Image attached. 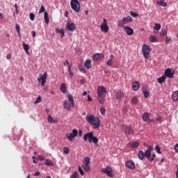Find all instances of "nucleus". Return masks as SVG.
<instances>
[{
    "label": "nucleus",
    "mask_w": 178,
    "mask_h": 178,
    "mask_svg": "<svg viewBox=\"0 0 178 178\" xmlns=\"http://www.w3.org/2000/svg\"><path fill=\"white\" fill-rule=\"evenodd\" d=\"M86 119L90 124L92 125L93 129H99L101 127V120L98 117H95L94 115H87Z\"/></svg>",
    "instance_id": "1"
},
{
    "label": "nucleus",
    "mask_w": 178,
    "mask_h": 178,
    "mask_svg": "<svg viewBox=\"0 0 178 178\" xmlns=\"http://www.w3.org/2000/svg\"><path fill=\"white\" fill-rule=\"evenodd\" d=\"M106 88L104 86H99L97 88V99L99 104H104L105 102V98H106Z\"/></svg>",
    "instance_id": "2"
},
{
    "label": "nucleus",
    "mask_w": 178,
    "mask_h": 178,
    "mask_svg": "<svg viewBox=\"0 0 178 178\" xmlns=\"http://www.w3.org/2000/svg\"><path fill=\"white\" fill-rule=\"evenodd\" d=\"M84 141H87L88 140L89 143H93L95 145H98V142L99 140L97 138V136H94V132H88L85 135H83Z\"/></svg>",
    "instance_id": "3"
},
{
    "label": "nucleus",
    "mask_w": 178,
    "mask_h": 178,
    "mask_svg": "<svg viewBox=\"0 0 178 178\" xmlns=\"http://www.w3.org/2000/svg\"><path fill=\"white\" fill-rule=\"evenodd\" d=\"M67 100H65L63 103V106L67 111H72V108H74V99H73V95L71 94H67Z\"/></svg>",
    "instance_id": "4"
},
{
    "label": "nucleus",
    "mask_w": 178,
    "mask_h": 178,
    "mask_svg": "<svg viewBox=\"0 0 178 178\" xmlns=\"http://www.w3.org/2000/svg\"><path fill=\"white\" fill-rule=\"evenodd\" d=\"M78 134H79V131H77V129H74L72 133L66 134L65 136L69 140V141H71L72 143H73L74 141V138L77 137Z\"/></svg>",
    "instance_id": "5"
},
{
    "label": "nucleus",
    "mask_w": 178,
    "mask_h": 178,
    "mask_svg": "<svg viewBox=\"0 0 178 178\" xmlns=\"http://www.w3.org/2000/svg\"><path fill=\"white\" fill-rule=\"evenodd\" d=\"M70 5L72 9L74 10V12L76 13L80 12V2H79V0H71Z\"/></svg>",
    "instance_id": "6"
},
{
    "label": "nucleus",
    "mask_w": 178,
    "mask_h": 178,
    "mask_svg": "<svg viewBox=\"0 0 178 178\" xmlns=\"http://www.w3.org/2000/svg\"><path fill=\"white\" fill-rule=\"evenodd\" d=\"M133 20V18L131 16H127L126 17H124L122 20H120L118 22V26L119 27H123L124 24L127 23H131V21Z\"/></svg>",
    "instance_id": "7"
},
{
    "label": "nucleus",
    "mask_w": 178,
    "mask_h": 178,
    "mask_svg": "<svg viewBox=\"0 0 178 178\" xmlns=\"http://www.w3.org/2000/svg\"><path fill=\"white\" fill-rule=\"evenodd\" d=\"M142 52L144 58L145 59H148L149 56V52H151V49L149 48V46L147 44H143L142 47Z\"/></svg>",
    "instance_id": "8"
},
{
    "label": "nucleus",
    "mask_w": 178,
    "mask_h": 178,
    "mask_svg": "<svg viewBox=\"0 0 178 178\" xmlns=\"http://www.w3.org/2000/svg\"><path fill=\"white\" fill-rule=\"evenodd\" d=\"M47 77H48V74L44 72V74H40L38 78V81L40 83L42 86H45L47 83Z\"/></svg>",
    "instance_id": "9"
},
{
    "label": "nucleus",
    "mask_w": 178,
    "mask_h": 178,
    "mask_svg": "<svg viewBox=\"0 0 178 178\" xmlns=\"http://www.w3.org/2000/svg\"><path fill=\"white\" fill-rule=\"evenodd\" d=\"M101 172L107 175L108 177H113V170H112V168L110 166H106V168H102Z\"/></svg>",
    "instance_id": "10"
},
{
    "label": "nucleus",
    "mask_w": 178,
    "mask_h": 178,
    "mask_svg": "<svg viewBox=\"0 0 178 178\" xmlns=\"http://www.w3.org/2000/svg\"><path fill=\"white\" fill-rule=\"evenodd\" d=\"M100 29L103 33H108L109 31V26H108L106 19H103V23L100 25Z\"/></svg>",
    "instance_id": "11"
},
{
    "label": "nucleus",
    "mask_w": 178,
    "mask_h": 178,
    "mask_svg": "<svg viewBox=\"0 0 178 178\" xmlns=\"http://www.w3.org/2000/svg\"><path fill=\"white\" fill-rule=\"evenodd\" d=\"M154 149V147L152 146H148L147 149L145 152V158H147L148 161H149V159L151 158V152Z\"/></svg>",
    "instance_id": "12"
},
{
    "label": "nucleus",
    "mask_w": 178,
    "mask_h": 178,
    "mask_svg": "<svg viewBox=\"0 0 178 178\" xmlns=\"http://www.w3.org/2000/svg\"><path fill=\"white\" fill-rule=\"evenodd\" d=\"M143 119L144 122H148V123H152L154 122V119L149 118V113H148L143 114Z\"/></svg>",
    "instance_id": "13"
},
{
    "label": "nucleus",
    "mask_w": 178,
    "mask_h": 178,
    "mask_svg": "<svg viewBox=\"0 0 178 178\" xmlns=\"http://www.w3.org/2000/svg\"><path fill=\"white\" fill-rule=\"evenodd\" d=\"M67 31H74L76 30V24L74 23H67L65 26Z\"/></svg>",
    "instance_id": "14"
},
{
    "label": "nucleus",
    "mask_w": 178,
    "mask_h": 178,
    "mask_svg": "<svg viewBox=\"0 0 178 178\" xmlns=\"http://www.w3.org/2000/svg\"><path fill=\"white\" fill-rule=\"evenodd\" d=\"M123 29L127 35H133V34H134V30L131 29V27L129 26H123Z\"/></svg>",
    "instance_id": "15"
},
{
    "label": "nucleus",
    "mask_w": 178,
    "mask_h": 178,
    "mask_svg": "<svg viewBox=\"0 0 178 178\" xmlns=\"http://www.w3.org/2000/svg\"><path fill=\"white\" fill-rule=\"evenodd\" d=\"M164 74L166 77H168V79H173L175 72H172V70L168 68L165 70Z\"/></svg>",
    "instance_id": "16"
},
{
    "label": "nucleus",
    "mask_w": 178,
    "mask_h": 178,
    "mask_svg": "<svg viewBox=\"0 0 178 178\" xmlns=\"http://www.w3.org/2000/svg\"><path fill=\"white\" fill-rule=\"evenodd\" d=\"M124 134H126L127 136L134 134V129H133V127L128 126L125 128Z\"/></svg>",
    "instance_id": "17"
},
{
    "label": "nucleus",
    "mask_w": 178,
    "mask_h": 178,
    "mask_svg": "<svg viewBox=\"0 0 178 178\" xmlns=\"http://www.w3.org/2000/svg\"><path fill=\"white\" fill-rule=\"evenodd\" d=\"M125 166L128 168V169H134L136 168V164L132 161H128L126 162Z\"/></svg>",
    "instance_id": "18"
},
{
    "label": "nucleus",
    "mask_w": 178,
    "mask_h": 178,
    "mask_svg": "<svg viewBox=\"0 0 178 178\" xmlns=\"http://www.w3.org/2000/svg\"><path fill=\"white\" fill-rule=\"evenodd\" d=\"M101 58H105V55H104L102 53H97L93 56V60L95 61L98 60V59H101Z\"/></svg>",
    "instance_id": "19"
},
{
    "label": "nucleus",
    "mask_w": 178,
    "mask_h": 178,
    "mask_svg": "<svg viewBox=\"0 0 178 178\" xmlns=\"http://www.w3.org/2000/svg\"><path fill=\"white\" fill-rule=\"evenodd\" d=\"M138 158L143 161L145 158V153L143 150H140L138 153Z\"/></svg>",
    "instance_id": "20"
},
{
    "label": "nucleus",
    "mask_w": 178,
    "mask_h": 178,
    "mask_svg": "<svg viewBox=\"0 0 178 178\" xmlns=\"http://www.w3.org/2000/svg\"><path fill=\"white\" fill-rule=\"evenodd\" d=\"M22 47H23V49H24L26 55H30V52H29V49H30V46L29 44L24 43V42H23Z\"/></svg>",
    "instance_id": "21"
},
{
    "label": "nucleus",
    "mask_w": 178,
    "mask_h": 178,
    "mask_svg": "<svg viewBox=\"0 0 178 178\" xmlns=\"http://www.w3.org/2000/svg\"><path fill=\"white\" fill-rule=\"evenodd\" d=\"M132 88L134 90V91H138V90L140 88V83L138 81H135L132 84Z\"/></svg>",
    "instance_id": "22"
},
{
    "label": "nucleus",
    "mask_w": 178,
    "mask_h": 178,
    "mask_svg": "<svg viewBox=\"0 0 178 178\" xmlns=\"http://www.w3.org/2000/svg\"><path fill=\"white\" fill-rule=\"evenodd\" d=\"M115 95H116V98L118 99H122V98H124V94L122 91H118L115 93Z\"/></svg>",
    "instance_id": "23"
},
{
    "label": "nucleus",
    "mask_w": 178,
    "mask_h": 178,
    "mask_svg": "<svg viewBox=\"0 0 178 178\" xmlns=\"http://www.w3.org/2000/svg\"><path fill=\"white\" fill-rule=\"evenodd\" d=\"M47 120L49 123H58V119H54L51 115H48Z\"/></svg>",
    "instance_id": "24"
},
{
    "label": "nucleus",
    "mask_w": 178,
    "mask_h": 178,
    "mask_svg": "<svg viewBox=\"0 0 178 178\" xmlns=\"http://www.w3.org/2000/svg\"><path fill=\"white\" fill-rule=\"evenodd\" d=\"M56 33L60 34L61 38H63L65 37V31H63V29H59V28H56Z\"/></svg>",
    "instance_id": "25"
},
{
    "label": "nucleus",
    "mask_w": 178,
    "mask_h": 178,
    "mask_svg": "<svg viewBox=\"0 0 178 178\" xmlns=\"http://www.w3.org/2000/svg\"><path fill=\"white\" fill-rule=\"evenodd\" d=\"M60 90L61 92H63L64 94H66V92H67V88L66 87L65 83H62L60 85Z\"/></svg>",
    "instance_id": "26"
},
{
    "label": "nucleus",
    "mask_w": 178,
    "mask_h": 178,
    "mask_svg": "<svg viewBox=\"0 0 178 178\" xmlns=\"http://www.w3.org/2000/svg\"><path fill=\"white\" fill-rule=\"evenodd\" d=\"M44 19L46 24H48V23H49V15L48 14V12H44Z\"/></svg>",
    "instance_id": "27"
},
{
    "label": "nucleus",
    "mask_w": 178,
    "mask_h": 178,
    "mask_svg": "<svg viewBox=\"0 0 178 178\" xmlns=\"http://www.w3.org/2000/svg\"><path fill=\"white\" fill-rule=\"evenodd\" d=\"M85 67H86V69H91L92 67L91 60H86L85 61Z\"/></svg>",
    "instance_id": "28"
},
{
    "label": "nucleus",
    "mask_w": 178,
    "mask_h": 178,
    "mask_svg": "<svg viewBox=\"0 0 178 178\" xmlns=\"http://www.w3.org/2000/svg\"><path fill=\"white\" fill-rule=\"evenodd\" d=\"M157 5H159L160 6H163L164 8H165V6H168V3L165 2V0L158 1Z\"/></svg>",
    "instance_id": "29"
},
{
    "label": "nucleus",
    "mask_w": 178,
    "mask_h": 178,
    "mask_svg": "<svg viewBox=\"0 0 178 178\" xmlns=\"http://www.w3.org/2000/svg\"><path fill=\"white\" fill-rule=\"evenodd\" d=\"M143 95L145 98H147V97H149V92H148L147 90V88H145V87L143 88Z\"/></svg>",
    "instance_id": "30"
},
{
    "label": "nucleus",
    "mask_w": 178,
    "mask_h": 178,
    "mask_svg": "<svg viewBox=\"0 0 178 178\" xmlns=\"http://www.w3.org/2000/svg\"><path fill=\"white\" fill-rule=\"evenodd\" d=\"M165 80H166V77L165 76H162L161 77L157 79V81L159 84H162L163 83H165Z\"/></svg>",
    "instance_id": "31"
},
{
    "label": "nucleus",
    "mask_w": 178,
    "mask_h": 178,
    "mask_svg": "<svg viewBox=\"0 0 178 178\" xmlns=\"http://www.w3.org/2000/svg\"><path fill=\"white\" fill-rule=\"evenodd\" d=\"M44 165L47 166H54V162H52V161L50 159H46L44 161Z\"/></svg>",
    "instance_id": "32"
},
{
    "label": "nucleus",
    "mask_w": 178,
    "mask_h": 178,
    "mask_svg": "<svg viewBox=\"0 0 178 178\" xmlns=\"http://www.w3.org/2000/svg\"><path fill=\"white\" fill-rule=\"evenodd\" d=\"M131 102L132 105H137L138 102V99L137 98V97H133L131 99Z\"/></svg>",
    "instance_id": "33"
},
{
    "label": "nucleus",
    "mask_w": 178,
    "mask_h": 178,
    "mask_svg": "<svg viewBox=\"0 0 178 178\" xmlns=\"http://www.w3.org/2000/svg\"><path fill=\"white\" fill-rule=\"evenodd\" d=\"M172 98L173 101H178V91H175L172 93Z\"/></svg>",
    "instance_id": "34"
},
{
    "label": "nucleus",
    "mask_w": 178,
    "mask_h": 178,
    "mask_svg": "<svg viewBox=\"0 0 178 178\" xmlns=\"http://www.w3.org/2000/svg\"><path fill=\"white\" fill-rule=\"evenodd\" d=\"M149 41L150 42H158V38H156V36L155 35H150Z\"/></svg>",
    "instance_id": "35"
},
{
    "label": "nucleus",
    "mask_w": 178,
    "mask_h": 178,
    "mask_svg": "<svg viewBox=\"0 0 178 178\" xmlns=\"http://www.w3.org/2000/svg\"><path fill=\"white\" fill-rule=\"evenodd\" d=\"M15 29H16V31H17V33L19 37H21L22 35L20 34V25L16 24H15Z\"/></svg>",
    "instance_id": "36"
},
{
    "label": "nucleus",
    "mask_w": 178,
    "mask_h": 178,
    "mask_svg": "<svg viewBox=\"0 0 178 178\" xmlns=\"http://www.w3.org/2000/svg\"><path fill=\"white\" fill-rule=\"evenodd\" d=\"M83 165H90V158L89 157H85L83 159Z\"/></svg>",
    "instance_id": "37"
},
{
    "label": "nucleus",
    "mask_w": 178,
    "mask_h": 178,
    "mask_svg": "<svg viewBox=\"0 0 178 178\" xmlns=\"http://www.w3.org/2000/svg\"><path fill=\"white\" fill-rule=\"evenodd\" d=\"M82 168L86 172H89L90 171V165H82Z\"/></svg>",
    "instance_id": "38"
},
{
    "label": "nucleus",
    "mask_w": 178,
    "mask_h": 178,
    "mask_svg": "<svg viewBox=\"0 0 178 178\" xmlns=\"http://www.w3.org/2000/svg\"><path fill=\"white\" fill-rule=\"evenodd\" d=\"M161 27H162V26H161V24H155L154 29V30H156V31H159V30H161Z\"/></svg>",
    "instance_id": "39"
},
{
    "label": "nucleus",
    "mask_w": 178,
    "mask_h": 178,
    "mask_svg": "<svg viewBox=\"0 0 178 178\" xmlns=\"http://www.w3.org/2000/svg\"><path fill=\"white\" fill-rule=\"evenodd\" d=\"M78 67L80 72H81V73H86L87 71L86 70V68L83 67L81 65H79Z\"/></svg>",
    "instance_id": "40"
},
{
    "label": "nucleus",
    "mask_w": 178,
    "mask_h": 178,
    "mask_svg": "<svg viewBox=\"0 0 178 178\" xmlns=\"http://www.w3.org/2000/svg\"><path fill=\"white\" fill-rule=\"evenodd\" d=\"M130 15L132 16V17H138V13L137 12L131 11Z\"/></svg>",
    "instance_id": "41"
},
{
    "label": "nucleus",
    "mask_w": 178,
    "mask_h": 178,
    "mask_svg": "<svg viewBox=\"0 0 178 178\" xmlns=\"http://www.w3.org/2000/svg\"><path fill=\"white\" fill-rule=\"evenodd\" d=\"M99 112L102 115H105V113L106 112V109L104 107H102L99 109Z\"/></svg>",
    "instance_id": "42"
},
{
    "label": "nucleus",
    "mask_w": 178,
    "mask_h": 178,
    "mask_svg": "<svg viewBox=\"0 0 178 178\" xmlns=\"http://www.w3.org/2000/svg\"><path fill=\"white\" fill-rule=\"evenodd\" d=\"M166 34H168V31H166V30L165 29L161 30V31L160 32V35L161 37H163V35H166Z\"/></svg>",
    "instance_id": "43"
},
{
    "label": "nucleus",
    "mask_w": 178,
    "mask_h": 178,
    "mask_svg": "<svg viewBox=\"0 0 178 178\" xmlns=\"http://www.w3.org/2000/svg\"><path fill=\"white\" fill-rule=\"evenodd\" d=\"M63 152L64 154H69V152H70V149L67 147H63Z\"/></svg>",
    "instance_id": "44"
},
{
    "label": "nucleus",
    "mask_w": 178,
    "mask_h": 178,
    "mask_svg": "<svg viewBox=\"0 0 178 178\" xmlns=\"http://www.w3.org/2000/svg\"><path fill=\"white\" fill-rule=\"evenodd\" d=\"M131 148H137L138 147V142H134L131 145Z\"/></svg>",
    "instance_id": "45"
},
{
    "label": "nucleus",
    "mask_w": 178,
    "mask_h": 178,
    "mask_svg": "<svg viewBox=\"0 0 178 178\" xmlns=\"http://www.w3.org/2000/svg\"><path fill=\"white\" fill-rule=\"evenodd\" d=\"M155 151H156L157 154H161V147L159 145L155 146Z\"/></svg>",
    "instance_id": "46"
},
{
    "label": "nucleus",
    "mask_w": 178,
    "mask_h": 178,
    "mask_svg": "<svg viewBox=\"0 0 178 178\" xmlns=\"http://www.w3.org/2000/svg\"><path fill=\"white\" fill-rule=\"evenodd\" d=\"M156 157V155L155 154H152V156H150V159H149V161L150 162H152V161H155Z\"/></svg>",
    "instance_id": "47"
},
{
    "label": "nucleus",
    "mask_w": 178,
    "mask_h": 178,
    "mask_svg": "<svg viewBox=\"0 0 178 178\" xmlns=\"http://www.w3.org/2000/svg\"><path fill=\"white\" fill-rule=\"evenodd\" d=\"M42 99H41V97H38L36 100L34 102L35 105H37V104H40V102H41Z\"/></svg>",
    "instance_id": "48"
},
{
    "label": "nucleus",
    "mask_w": 178,
    "mask_h": 178,
    "mask_svg": "<svg viewBox=\"0 0 178 178\" xmlns=\"http://www.w3.org/2000/svg\"><path fill=\"white\" fill-rule=\"evenodd\" d=\"M113 63V60H112V58H110L107 63L106 65L107 66H112V64Z\"/></svg>",
    "instance_id": "49"
},
{
    "label": "nucleus",
    "mask_w": 178,
    "mask_h": 178,
    "mask_svg": "<svg viewBox=\"0 0 178 178\" xmlns=\"http://www.w3.org/2000/svg\"><path fill=\"white\" fill-rule=\"evenodd\" d=\"M78 170L79 173L81 175V176H84V171H83V169L81 168V166L78 167Z\"/></svg>",
    "instance_id": "50"
},
{
    "label": "nucleus",
    "mask_w": 178,
    "mask_h": 178,
    "mask_svg": "<svg viewBox=\"0 0 178 178\" xmlns=\"http://www.w3.org/2000/svg\"><path fill=\"white\" fill-rule=\"evenodd\" d=\"M170 41H172V38L167 36L166 39H165V44H169V42H170Z\"/></svg>",
    "instance_id": "51"
},
{
    "label": "nucleus",
    "mask_w": 178,
    "mask_h": 178,
    "mask_svg": "<svg viewBox=\"0 0 178 178\" xmlns=\"http://www.w3.org/2000/svg\"><path fill=\"white\" fill-rule=\"evenodd\" d=\"M70 178H79V174L77 173V172H75Z\"/></svg>",
    "instance_id": "52"
},
{
    "label": "nucleus",
    "mask_w": 178,
    "mask_h": 178,
    "mask_svg": "<svg viewBox=\"0 0 178 178\" xmlns=\"http://www.w3.org/2000/svg\"><path fill=\"white\" fill-rule=\"evenodd\" d=\"M43 12H45V8L44 7V6H41L39 13H43Z\"/></svg>",
    "instance_id": "53"
},
{
    "label": "nucleus",
    "mask_w": 178,
    "mask_h": 178,
    "mask_svg": "<svg viewBox=\"0 0 178 178\" xmlns=\"http://www.w3.org/2000/svg\"><path fill=\"white\" fill-rule=\"evenodd\" d=\"M29 16H30V19L32 21H33L34 19L35 18V15H34V13H30Z\"/></svg>",
    "instance_id": "54"
},
{
    "label": "nucleus",
    "mask_w": 178,
    "mask_h": 178,
    "mask_svg": "<svg viewBox=\"0 0 178 178\" xmlns=\"http://www.w3.org/2000/svg\"><path fill=\"white\" fill-rule=\"evenodd\" d=\"M38 158L40 161H44L45 159L42 155H39Z\"/></svg>",
    "instance_id": "55"
},
{
    "label": "nucleus",
    "mask_w": 178,
    "mask_h": 178,
    "mask_svg": "<svg viewBox=\"0 0 178 178\" xmlns=\"http://www.w3.org/2000/svg\"><path fill=\"white\" fill-rule=\"evenodd\" d=\"M78 135L79 137H81L83 136V131L81 129L79 130Z\"/></svg>",
    "instance_id": "56"
},
{
    "label": "nucleus",
    "mask_w": 178,
    "mask_h": 178,
    "mask_svg": "<svg viewBox=\"0 0 178 178\" xmlns=\"http://www.w3.org/2000/svg\"><path fill=\"white\" fill-rule=\"evenodd\" d=\"M175 151L178 154V143L176 144L175 146Z\"/></svg>",
    "instance_id": "57"
},
{
    "label": "nucleus",
    "mask_w": 178,
    "mask_h": 178,
    "mask_svg": "<svg viewBox=\"0 0 178 178\" xmlns=\"http://www.w3.org/2000/svg\"><path fill=\"white\" fill-rule=\"evenodd\" d=\"M161 116H157L156 118V120L157 121V122H161Z\"/></svg>",
    "instance_id": "58"
},
{
    "label": "nucleus",
    "mask_w": 178,
    "mask_h": 178,
    "mask_svg": "<svg viewBox=\"0 0 178 178\" xmlns=\"http://www.w3.org/2000/svg\"><path fill=\"white\" fill-rule=\"evenodd\" d=\"M12 58V56L10 55V54H8L6 56V59L9 60Z\"/></svg>",
    "instance_id": "59"
},
{
    "label": "nucleus",
    "mask_w": 178,
    "mask_h": 178,
    "mask_svg": "<svg viewBox=\"0 0 178 178\" xmlns=\"http://www.w3.org/2000/svg\"><path fill=\"white\" fill-rule=\"evenodd\" d=\"M66 64L69 66V61H68L67 60H66L64 62V63H63L64 66H66Z\"/></svg>",
    "instance_id": "60"
},
{
    "label": "nucleus",
    "mask_w": 178,
    "mask_h": 178,
    "mask_svg": "<svg viewBox=\"0 0 178 178\" xmlns=\"http://www.w3.org/2000/svg\"><path fill=\"white\" fill-rule=\"evenodd\" d=\"M92 100V99L91 98V97H90V95H88V102H91Z\"/></svg>",
    "instance_id": "61"
},
{
    "label": "nucleus",
    "mask_w": 178,
    "mask_h": 178,
    "mask_svg": "<svg viewBox=\"0 0 178 178\" xmlns=\"http://www.w3.org/2000/svg\"><path fill=\"white\" fill-rule=\"evenodd\" d=\"M34 176H40V172L37 171L34 173Z\"/></svg>",
    "instance_id": "62"
},
{
    "label": "nucleus",
    "mask_w": 178,
    "mask_h": 178,
    "mask_svg": "<svg viewBox=\"0 0 178 178\" xmlns=\"http://www.w3.org/2000/svg\"><path fill=\"white\" fill-rule=\"evenodd\" d=\"M70 74L69 76L72 79V77H73V72H72V71L69 72Z\"/></svg>",
    "instance_id": "63"
},
{
    "label": "nucleus",
    "mask_w": 178,
    "mask_h": 178,
    "mask_svg": "<svg viewBox=\"0 0 178 178\" xmlns=\"http://www.w3.org/2000/svg\"><path fill=\"white\" fill-rule=\"evenodd\" d=\"M32 35L33 37H35V31H32Z\"/></svg>",
    "instance_id": "64"
}]
</instances>
